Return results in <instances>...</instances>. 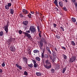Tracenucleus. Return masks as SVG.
Wrapping results in <instances>:
<instances>
[{
	"label": "nucleus",
	"mask_w": 77,
	"mask_h": 77,
	"mask_svg": "<svg viewBox=\"0 0 77 77\" xmlns=\"http://www.w3.org/2000/svg\"><path fill=\"white\" fill-rule=\"evenodd\" d=\"M11 6H12V4H11V3H8L7 5H6L5 6V8L7 10H9V7H11Z\"/></svg>",
	"instance_id": "obj_6"
},
{
	"label": "nucleus",
	"mask_w": 77,
	"mask_h": 77,
	"mask_svg": "<svg viewBox=\"0 0 77 77\" xmlns=\"http://www.w3.org/2000/svg\"><path fill=\"white\" fill-rule=\"evenodd\" d=\"M63 57L64 59H67V57L65 55V54H63Z\"/></svg>",
	"instance_id": "obj_25"
},
{
	"label": "nucleus",
	"mask_w": 77,
	"mask_h": 77,
	"mask_svg": "<svg viewBox=\"0 0 77 77\" xmlns=\"http://www.w3.org/2000/svg\"><path fill=\"white\" fill-rule=\"evenodd\" d=\"M55 50H56V51H57V48L55 47Z\"/></svg>",
	"instance_id": "obj_54"
},
{
	"label": "nucleus",
	"mask_w": 77,
	"mask_h": 77,
	"mask_svg": "<svg viewBox=\"0 0 77 77\" xmlns=\"http://www.w3.org/2000/svg\"><path fill=\"white\" fill-rule=\"evenodd\" d=\"M71 44L72 45H73V46L75 45V43H74V41H72L71 42Z\"/></svg>",
	"instance_id": "obj_26"
},
{
	"label": "nucleus",
	"mask_w": 77,
	"mask_h": 77,
	"mask_svg": "<svg viewBox=\"0 0 77 77\" xmlns=\"http://www.w3.org/2000/svg\"><path fill=\"white\" fill-rule=\"evenodd\" d=\"M14 10L13 8H11L10 9V13L11 14H14Z\"/></svg>",
	"instance_id": "obj_19"
},
{
	"label": "nucleus",
	"mask_w": 77,
	"mask_h": 77,
	"mask_svg": "<svg viewBox=\"0 0 77 77\" xmlns=\"http://www.w3.org/2000/svg\"><path fill=\"white\" fill-rule=\"evenodd\" d=\"M46 50H48V51L50 50V48H49L47 46L46 47Z\"/></svg>",
	"instance_id": "obj_45"
},
{
	"label": "nucleus",
	"mask_w": 77,
	"mask_h": 77,
	"mask_svg": "<svg viewBox=\"0 0 77 77\" xmlns=\"http://www.w3.org/2000/svg\"><path fill=\"white\" fill-rule=\"evenodd\" d=\"M29 23V22L27 20L24 21L23 22V24L25 26H27Z\"/></svg>",
	"instance_id": "obj_12"
},
{
	"label": "nucleus",
	"mask_w": 77,
	"mask_h": 77,
	"mask_svg": "<svg viewBox=\"0 0 77 77\" xmlns=\"http://www.w3.org/2000/svg\"><path fill=\"white\" fill-rule=\"evenodd\" d=\"M19 16L21 18H23V17H25V16L24 15L23 16V14H19Z\"/></svg>",
	"instance_id": "obj_28"
},
{
	"label": "nucleus",
	"mask_w": 77,
	"mask_h": 77,
	"mask_svg": "<svg viewBox=\"0 0 77 77\" xmlns=\"http://www.w3.org/2000/svg\"><path fill=\"white\" fill-rule=\"evenodd\" d=\"M60 15H62V13H60Z\"/></svg>",
	"instance_id": "obj_59"
},
{
	"label": "nucleus",
	"mask_w": 77,
	"mask_h": 77,
	"mask_svg": "<svg viewBox=\"0 0 77 77\" xmlns=\"http://www.w3.org/2000/svg\"><path fill=\"white\" fill-rule=\"evenodd\" d=\"M60 29H61L62 30L63 32L64 31V28L62 26L60 27Z\"/></svg>",
	"instance_id": "obj_40"
},
{
	"label": "nucleus",
	"mask_w": 77,
	"mask_h": 77,
	"mask_svg": "<svg viewBox=\"0 0 77 77\" xmlns=\"http://www.w3.org/2000/svg\"><path fill=\"white\" fill-rule=\"evenodd\" d=\"M75 6H76V7L77 8V4L75 5Z\"/></svg>",
	"instance_id": "obj_61"
},
{
	"label": "nucleus",
	"mask_w": 77,
	"mask_h": 77,
	"mask_svg": "<svg viewBox=\"0 0 77 77\" xmlns=\"http://www.w3.org/2000/svg\"><path fill=\"white\" fill-rule=\"evenodd\" d=\"M15 38H10V39H9L8 41V42H9V45H10V43H11L12 42V41H14L15 40Z\"/></svg>",
	"instance_id": "obj_9"
},
{
	"label": "nucleus",
	"mask_w": 77,
	"mask_h": 77,
	"mask_svg": "<svg viewBox=\"0 0 77 77\" xmlns=\"http://www.w3.org/2000/svg\"><path fill=\"white\" fill-rule=\"evenodd\" d=\"M52 53H53V52H54V51L53 50H52Z\"/></svg>",
	"instance_id": "obj_62"
},
{
	"label": "nucleus",
	"mask_w": 77,
	"mask_h": 77,
	"mask_svg": "<svg viewBox=\"0 0 77 77\" xmlns=\"http://www.w3.org/2000/svg\"><path fill=\"white\" fill-rule=\"evenodd\" d=\"M19 35H21V34L22 33V31H21V30H19Z\"/></svg>",
	"instance_id": "obj_37"
},
{
	"label": "nucleus",
	"mask_w": 77,
	"mask_h": 77,
	"mask_svg": "<svg viewBox=\"0 0 77 77\" xmlns=\"http://www.w3.org/2000/svg\"><path fill=\"white\" fill-rule=\"evenodd\" d=\"M63 0V1H64V0ZM65 0V2H66V3H67V2H68V0Z\"/></svg>",
	"instance_id": "obj_58"
},
{
	"label": "nucleus",
	"mask_w": 77,
	"mask_h": 77,
	"mask_svg": "<svg viewBox=\"0 0 77 77\" xmlns=\"http://www.w3.org/2000/svg\"><path fill=\"white\" fill-rule=\"evenodd\" d=\"M32 62L34 63V68H37L38 67V63H36V60L35 61V60H32Z\"/></svg>",
	"instance_id": "obj_7"
},
{
	"label": "nucleus",
	"mask_w": 77,
	"mask_h": 77,
	"mask_svg": "<svg viewBox=\"0 0 77 77\" xmlns=\"http://www.w3.org/2000/svg\"><path fill=\"white\" fill-rule=\"evenodd\" d=\"M53 26L55 28H56V26H57V25L56 23H53Z\"/></svg>",
	"instance_id": "obj_42"
},
{
	"label": "nucleus",
	"mask_w": 77,
	"mask_h": 77,
	"mask_svg": "<svg viewBox=\"0 0 77 77\" xmlns=\"http://www.w3.org/2000/svg\"><path fill=\"white\" fill-rule=\"evenodd\" d=\"M28 66L29 68H32L33 67V64L31 63L30 64H28Z\"/></svg>",
	"instance_id": "obj_24"
},
{
	"label": "nucleus",
	"mask_w": 77,
	"mask_h": 77,
	"mask_svg": "<svg viewBox=\"0 0 77 77\" xmlns=\"http://www.w3.org/2000/svg\"><path fill=\"white\" fill-rule=\"evenodd\" d=\"M55 5H56L57 7H59V5H58V4H55Z\"/></svg>",
	"instance_id": "obj_56"
},
{
	"label": "nucleus",
	"mask_w": 77,
	"mask_h": 77,
	"mask_svg": "<svg viewBox=\"0 0 77 77\" xmlns=\"http://www.w3.org/2000/svg\"><path fill=\"white\" fill-rule=\"evenodd\" d=\"M52 61L54 63V61H55V59L53 58L52 59Z\"/></svg>",
	"instance_id": "obj_47"
},
{
	"label": "nucleus",
	"mask_w": 77,
	"mask_h": 77,
	"mask_svg": "<svg viewBox=\"0 0 77 77\" xmlns=\"http://www.w3.org/2000/svg\"><path fill=\"white\" fill-rule=\"evenodd\" d=\"M35 59L38 62H40L41 61V58L38 57H37L35 58Z\"/></svg>",
	"instance_id": "obj_16"
},
{
	"label": "nucleus",
	"mask_w": 77,
	"mask_h": 77,
	"mask_svg": "<svg viewBox=\"0 0 77 77\" xmlns=\"http://www.w3.org/2000/svg\"><path fill=\"white\" fill-rule=\"evenodd\" d=\"M45 64H44V66L46 69H50L51 68V64L48 59L45 61Z\"/></svg>",
	"instance_id": "obj_1"
},
{
	"label": "nucleus",
	"mask_w": 77,
	"mask_h": 77,
	"mask_svg": "<svg viewBox=\"0 0 77 77\" xmlns=\"http://www.w3.org/2000/svg\"><path fill=\"white\" fill-rule=\"evenodd\" d=\"M35 74L37 76H41L42 73L40 72H36Z\"/></svg>",
	"instance_id": "obj_15"
},
{
	"label": "nucleus",
	"mask_w": 77,
	"mask_h": 77,
	"mask_svg": "<svg viewBox=\"0 0 77 77\" xmlns=\"http://www.w3.org/2000/svg\"><path fill=\"white\" fill-rule=\"evenodd\" d=\"M30 13H31V14H34V11H30Z\"/></svg>",
	"instance_id": "obj_52"
},
{
	"label": "nucleus",
	"mask_w": 77,
	"mask_h": 77,
	"mask_svg": "<svg viewBox=\"0 0 77 77\" xmlns=\"http://www.w3.org/2000/svg\"><path fill=\"white\" fill-rule=\"evenodd\" d=\"M63 10H64V11H67V9L65 7H64L63 8Z\"/></svg>",
	"instance_id": "obj_43"
},
{
	"label": "nucleus",
	"mask_w": 77,
	"mask_h": 77,
	"mask_svg": "<svg viewBox=\"0 0 77 77\" xmlns=\"http://www.w3.org/2000/svg\"><path fill=\"white\" fill-rule=\"evenodd\" d=\"M26 32H23V33L25 34H26V33H30V30H26Z\"/></svg>",
	"instance_id": "obj_21"
},
{
	"label": "nucleus",
	"mask_w": 77,
	"mask_h": 77,
	"mask_svg": "<svg viewBox=\"0 0 77 77\" xmlns=\"http://www.w3.org/2000/svg\"><path fill=\"white\" fill-rule=\"evenodd\" d=\"M3 34V31H2L0 32V36H2Z\"/></svg>",
	"instance_id": "obj_32"
},
{
	"label": "nucleus",
	"mask_w": 77,
	"mask_h": 77,
	"mask_svg": "<svg viewBox=\"0 0 77 77\" xmlns=\"http://www.w3.org/2000/svg\"><path fill=\"white\" fill-rule=\"evenodd\" d=\"M60 67V66H59V65H57L56 66V69H59Z\"/></svg>",
	"instance_id": "obj_34"
},
{
	"label": "nucleus",
	"mask_w": 77,
	"mask_h": 77,
	"mask_svg": "<svg viewBox=\"0 0 77 77\" xmlns=\"http://www.w3.org/2000/svg\"><path fill=\"white\" fill-rule=\"evenodd\" d=\"M66 67H64L63 69L62 73H65V71H66Z\"/></svg>",
	"instance_id": "obj_23"
},
{
	"label": "nucleus",
	"mask_w": 77,
	"mask_h": 77,
	"mask_svg": "<svg viewBox=\"0 0 77 77\" xmlns=\"http://www.w3.org/2000/svg\"><path fill=\"white\" fill-rule=\"evenodd\" d=\"M17 68H18L20 70H22V67L21 66H19V67Z\"/></svg>",
	"instance_id": "obj_38"
},
{
	"label": "nucleus",
	"mask_w": 77,
	"mask_h": 77,
	"mask_svg": "<svg viewBox=\"0 0 77 77\" xmlns=\"http://www.w3.org/2000/svg\"><path fill=\"white\" fill-rule=\"evenodd\" d=\"M54 3L55 5H57V4H58V2H57V0H55L54 2Z\"/></svg>",
	"instance_id": "obj_29"
},
{
	"label": "nucleus",
	"mask_w": 77,
	"mask_h": 77,
	"mask_svg": "<svg viewBox=\"0 0 77 77\" xmlns=\"http://www.w3.org/2000/svg\"><path fill=\"white\" fill-rule=\"evenodd\" d=\"M61 48L62 49H64V50H66V48H65L64 47H61Z\"/></svg>",
	"instance_id": "obj_48"
},
{
	"label": "nucleus",
	"mask_w": 77,
	"mask_h": 77,
	"mask_svg": "<svg viewBox=\"0 0 77 77\" xmlns=\"http://www.w3.org/2000/svg\"><path fill=\"white\" fill-rule=\"evenodd\" d=\"M76 59V57L74 56H72L71 58H69V62L72 63V62H74V61H75Z\"/></svg>",
	"instance_id": "obj_5"
},
{
	"label": "nucleus",
	"mask_w": 77,
	"mask_h": 77,
	"mask_svg": "<svg viewBox=\"0 0 77 77\" xmlns=\"http://www.w3.org/2000/svg\"><path fill=\"white\" fill-rule=\"evenodd\" d=\"M29 30L31 31V32L33 33H36V29L35 27L33 26H30Z\"/></svg>",
	"instance_id": "obj_3"
},
{
	"label": "nucleus",
	"mask_w": 77,
	"mask_h": 77,
	"mask_svg": "<svg viewBox=\"0 0 77 77\" xmlns=\"http://www.w3.org/2000/svg\"><path fill=\"white\" fill-rule=\"evenodd\" d=\"M41 41H42V42H44L45 44H47V41H46V40L45 39V38H42V40Z\"/></svg>",
	"instance_id": "obj_17"
},
{
	"label": "nucleus",
	"mask_w": 77,
	"mask_h": 77,
	"mask_svg": "<svg viewBox=\"0 0 77 77\" xmlns=\"http://www.w3.org/2000/svg\"><path fill=\"white\" fill-rule=\"evenodd\" d=\"M33 52L34 53H39V51L38 50H35L33 51Z\"/></svg>",
	"instance_id": "obj_22"
},
{
	"label": "nucleus",
	"mask_w": 77,
	"mask_h": 77,
	"mask_svg": "<svg viewBox=\"0 0 77 77\" xmlns=\"http://www.w3.org/2000/svg\"><path fill=\"white\" fill-rule=\"evenodd\" d=\"M37 29H38V32H40V29L39 28V26H37Z\"/></svg>",
	"instance_id": "obj_35"
},
{
	"label": "nucleus",
	"mask_w": 77,
	"mask_h": 77,
	"mask_svg": "<svg viewBox=\"0 0 77 77\" xmlns=\"http://www.w3.org/2000/svg\"><path fill=\"white\" fill-rule=\"evenodd\" d=\"M40 38H41V37H42V35L40 34H38Z\"/></svg>",
	"instance_id": "obj_55"
},
{
	"label": "nucleus",
	"mask_w": 77,
	"mask_h": 77,
	"mask_svg": "<svg viewBox=\"0 0 77 77\" xmlns=\"http://www.w3.org/2000/svg\"><path fill=\"white\" fill-rule=\"evenodd\" d=\"M24 75H28V73H27V71H25L24 72Z\"/></svg>",
	"instance_id": "obj_36"
},
{
	"label": "nucleus",
	"mask_w": 77,
	"mask_h": 77,
	"mask_svg": "<svg viewBox=\"0 0 77 77\" xmlns=\"http://www.w3.org/2000/svg\"><path fill=\"white\" fill-rule=\"evenodd\" d=\"M28 54H29V55H31V50L30 49H29L28 50Z\"/></svg>",
	"instance_id": "obj_31"
},
{
	"label": "nucleus",
	"mask_w": 77,
	"mask_h": 77,
	"mask_svg": "<svg viewBox=\"0 0 77 77\" xmlns=\"http://www.w3.org/2000/svg\"><path fill=\"white\" fill-rule=\"evenodd\" d=\"M9 23L7 22L6 25H5L4 27H3V28H4V30L6 32V33H8V27H9Z\"/></svg>",
	"instance_id": "obj_4"
},
{
	"label": "nucleus",
	"mask_w": 77,
	"mask_h": 77,
	"mask_svg": "<svg viewBox=\"0 0 77 77\" xmlns=\"http://www.w3.org/2000/svg\"><path fill=\"white\" fill-rule=\"evenodd\" d=\"M36 15H39V12H37V11H36Z\"/></svg>",
	"instance_id": "obj_49"
},
{
	"label": "nucleus",
	"mask_w": 77,
	"mask_h": 77,
	"mask_svg": "<svg viewBox=\"0 0 77 77\" xmlns=\"http://www.w3.org/2000/svg\"><path fill=\"white\" fill-rule=\"evenodd\" d=\"M3 63L2 64V67H5V63H5V62H3Z\"/></svg>",
	"instance_id": "obj_33"
},
{
	"label": "nucleus",
	"mask_w": 77,
	"mask_h": 77,
	"mask_svg": "<svg viewBox=\"0 0 77 77\" xmlns=\"http://www.w3.org/2000/svg\"><path fill=\"white\" fill-rule=\"evenodd\" d=\"M16 66L18 68L20 65H19L18 64H16Z\"/></svg>",
	"instance_id": "obj_51"
},
{
	"label": "nucleus",
	"mask_w": 77,
	"mask_h": 77,
	"mask_svg": "<svg viewBox=\"0 0 77 77\" xmlns=\"http://www.w3.org/2000/svg\"><path fill=\"white\" fill-rule=\"evenodd\" d=\"M76 25H77V22H76Z\"/></svg>",
	"instance_id": "obj_64"
},
{
	"label": "nucleus",
	"mask_w": 77,
	"mask_h": 77,
	"mask_svg": "<svg viewBox=\"0 0 77 77\" xmlns=\"http://www.w3.org/2000/svg\"><path fill=\"white\" fill-rule=\"evenodd\" d=\"M72 20L73 23H75L76 22V19L75 18L72 17Z\"/></svg>",
	"instance_id": "obj_20"
},
{
	"label": "nucleus",
	"mask_w": 77,
	"mask_h": 77,
	"mask_svg": "<svg viewBox=\"0 0 77 77\" xmlns=\"http://www.w3.org/2000/svg\"><path fill=\"white\" fill-rule=\"evenodd\" d=\"M59 4L61 8L63 7V2H60L59 3Z\"/></svg>",
	"instance_id": "obj_18"
},
{
	"label": "nucleus",
	"mask_w": 77,
	"mask_h": 77,
	"mask_svg": "<svg viewBox=\"0 0 77 77\" xmlns=\"http://www.w3.org/2000/svg\"><path fill=\"white\" fill-rule=\"evenodd\" d=\"M48 53L49 54H51V55L52 54L51 53V52L50 51V50H49V51H48Z\"/></svg>",
	"instance_id": "obj_41"
},
{
	"label": "nucleus",
	"mask_w": 77,
	"mask_h": 77,
	"mask_svg": "<svg viewBox=\"0 0 77 77\" xmlns=\"http://www.w3.org/2000/svg\"><path fill=\"white\" fill-rule=\"evenodd\" d=\"M52 54L53 56H56V53L55 52V51H54V52H52Z\"/></svg>",
	"instance_id": "obj_39"
},
{
	"label": "nucleus",
	"mask_w": 77,
	"mask_h": 77,
	"mask_svg": "<svg viewBox=\"0 0 77 77\" xmlns=\"http://www.w3.org/2000/svg\"><path fill=\"white\" fill-rule=\"evenodd\" d=\"M54 9L57 11H59V9L57 8V7H55V8H54Z\"/></svg>",
	"instance_id": "obj_46"
},
{
	"label": "nucleus",
	"mask_w": 77,
	"mask_h": 77,
	"mask_svg": "<svg viewBox=\"0 0 77 77\" xmlns=\"http://www.w3.org/2000/svg\"><path fill=\"white\" fill-rule=\"evenodd\" d=\"M26 34H25V36H27L28 38H30L32 37L30 34H28V33H26Z\"/></svg>",
	"instance_id": "obj_11"
},
{
	"label": "nucleus",
	"mask_w": 77,
	"mask_h": 77,
	"mask_svg": "<svg viewBox=\"0 0 77 77\" xmlns=\"http://www.w3.org/2000/svg\"><path fill=\"white\" fill-rule=\"evenodd\" d=\"M41 34V32H39V34Z\"/></svg>",
	"instance_id": "obj_60"
},
{
	"label": "nucleus",
	"mask_w": 77,
	"mask_h": 77,
	"mask_svg": "<svg viewBox=\"0 0 77 77\" xmlns=\"http://www.w3.org/2000/svg\"><path fill=\"white\" fill-rule=\"evenodd\" d=\"M17 71H19V69H17Z\"/></svg>",
	"instance_id": "obj_63"
},
{
	"label": "nucleus",
	"mask_w": 77,
	"mask_h": 77,
	"mask_svg": "<svg viewBox=\"0 0 77 77\" xmlns=\"http://www.w3.org/2000/svg\"><path fill=\"white\" fill-rule=\"evenodd\" d=\"M55 71V70H54V69H52L51 70V72L52 73H54Z\"/></svg>",
	"instance_id": "obj_30"
},
{
	"label": "nucleus",
	"mask_w": 77,
	"mask_h": 77,
	"mask_svg": "<svg viewBox=\"0 0 77 77\" xmlns=\"http://www.w3.org/2000/svg\"><path fill=\"white\" fill-rule=\"evenodd\" d=\"M32 15V14L30 13H29L27 15V16L29 17V18H31V16Z\"/></svg>",
	"instance_id": "obj_27"
},
{
	"label": "nucleus",
	"mask_w": 77,
	"mask_h": 77,
	"mask_svg": "<svg viewBox=\"0 0 77 77\" xmlns=\"http://www.w3.org/2000/svg\"><path fill=\"white\" fill-rule=\"evenodd\" d=\"M42 41V40L40 41L39 44L40 46L41 47H43V45H44V43Z\"/></svg>",
	"instance_id": "obj_14"
},
{
	"label": "nucleus",
	"mask_w": 77,
	"mask_h": 77,
	"mask_svg": "<svg viewBox=\"0 0 77 77\" xmlns=\"http://www.w3.org/2000/svg\"><path fill=\"white\" fill-rule=\"evenodd\" d=\"M10 50L12 52H14L15 51V47H14L12 46L10 47Z\"/></svg>",
	"instance_id": "obj_10"
},
{
	"label": "nucleus",
	"mask_w": 77,
	"mask_h": 77,
	"mask_svg": "<svg viewBox=\"0 0 77 77\" xmlns=\"http://www.w3.org/2000/svg\"><path fill=\"white\" fill-rule=\"evenodd\" d=\"M56 37L58 39H59L60 38V36H59V35H56Z\"/></svg>",
	"instance_id": "obj_44"
},
{
	"label": "nucleus",
	"mask_w": 77,
	"mask_h": 77,
	"mask_svg": "<svg viewBox=\"0 0 77 77\" xmlns=\"http://www.w3.org/2000/svg\"><path fill=\"white\" fill-rule=\"evenodd\" d=\"M2 72H3V70L2 69H0V73H2Z\"/></svg>",
	"instance_id": "obj_50"
},
{
	"label": "nucleus",
	"mask_w": 77,
	"mask_h": 77,
	"mask_svg": "<svg viewBox=\"0 0 77 77\" xmlns=\"http://www.w3.org/2000/svg\"><path fill=\"white\" fill-rule=\"evenodd\" d=\"M49 57L50 59H51L52 58V56H51V55H49Z\"/></svg>",
	"instance_id": "obj_53"
},
{
	"label": "nucleus",
	"mask_w": 77,
	"mask_h": 77,
	"mask_svg": "<svg viewBox=\"0 0 77 77\" xmlns=\"http://www.w3.org/2000/svg\"><path fill=\"white\" fill-rule=\"evenodd\" d=\"M43 52H42L41 57L42 59L44 58V59H48L49 57V56L47 54H45L44 55V53H45V48H43L42 50Z\"/></svg>",
	"instance_id": "obj_2"
},
{
	"label": "nucleus",
	"mask_w": 77,
	"mask_h": 77,
	"mask_svg": "<svg viewBox=\"0 0 77 77\" xmlns=\"http://www.w3.org/2000/svg\"><path fill=\"white\" fill-rule=\"evenodd\" d=\"M72 2H75V0H72Z\"/></svg>",
	"instance_id": "obj_57"
},
{
	"label": "nucleus",
	"mask_w": 77,
	"mask_h": 77,
	"mask_svg": "<svg viewBox=\"0 0 77 77\" xmlns=\"http://www.w3.org/2000/svg\"><path fill=\"white\" fill-rule=\"evenodd\" d=\"M22 12L23 14H25V15H26V14H29V11L27 10H26L25 9H23V10Z\"/></svg>",
	"instance_id": "obj_8"
},
{
	"label": "nucleus",
	"mask_w": 77,
	"mask_h": 77,
	"mask_svg": "<svg viewBox=\"0 0 77 77\" xmlns=\"http://www.w3.org/2000/svg\"><path fill=\"white\" fill-rule=\"evenodd\" d=\"M22 59L24 62L27 63V58L23 57L22 58Z\"/></svg>",
	"instance_id": "obj_13"
}]
</instances>
